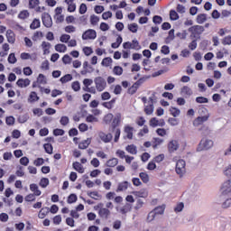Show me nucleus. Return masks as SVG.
I'll return each mask as SVG.
<instances>
[{
    "label": "nucleus",
    "instance_id": "09e8293b",
    "mask_svg": "<svg viewBox=\"0 0 231 231\" xmlns=\"http://www.w3.org/2000/svg\"><path fill=\"white\" fill-rule=\"evenodd\" d=\"M156 216V214L158 215H162L163 214V212H165V206H159L157 208H154V210H152Z\"/></svg>",
    "mask_w": 231,
    "mask_h": 231
},
{
    "label": "nucleus",
    "instance_id": "2eb2a0df",
    "mask_svg": "<svg viewBox=\"0 0 231 231\" xmlns=\"http://www.w3.org/2000/svg\"><path fill=\"white\" fill-rule=\"evenodd\" d=\"M109 214L111 211L109 209L103 208L98 210V216L101 217L103 219H107L109 217Z\"/></svg>",
    "mask_w": 231,
    "mask_h": 231
},
{
    "label": "nucleus",
    "instance_id": "c756f323",
    "mask_svg": "<svg viewBox=\"0 0 231 231\" xmlns=\"http://www.w3.org/2000/svg\"><path fill=\"white\" fill-rule=\"evenodd\" d=\"M125 151L129 152L130 154H137L138 150L136 148V145L134 144H129L125 147Z\"/></svg>",
    "mask_w": 231,
    "mask_h": 231
},
{
    "label": "nucleus",
    "instance_id": "49530a36",
    "mask_svg": "<svg viewBox=\"0 0 231 231\" xmlns=\"http://www.w3.org/2000/svg\"><path fill=\"white\" fill-rule=\"evenodd\" d=\"M127 212H131V204H125L123 208H120L121 214H127Z\"/></svg>",
    "mask_w": 231,
    "mask_h": 231
},
{
    "label": "nucleus",
    "instance_id": "a18cd8bd",
    "mask_svg": "<svg viewBox=\"0 0 231 231\" xmlns=\"http://www.w3.org/2000/svg\"><path fill=\"white\" fill-rule=\"evenodd\" d=\"M187 35H189V33L187 32V30H184L181 32L176 33V37H178L179 39H180L182 41H185V39H187Z\"/></svg>",
    "mask_w": 231,
    "mask_h": 231
},
{
    "label": "nucleus",
    "instance_id": "9b49d317",
    "mask_svg": "<svg viewBox=\"0 0 231 231\" xmlns=\"http://www.w3.org/2000/svg\"><path fill=\"white\" fill-rule=\"evenodd\" d=\"M98 138L101 140V142H103V143H110L111 140H113V134L99 132Z\"/></svg>",
    "mask_w": 231,
    "mask_h": 231
},
{
    "label": "nucleus",
    "instance_id": "774afa93",
    "mask_svg": "<svg viewBox=\"0 0 231 231\" xmlns=\"http://www.w3.org/2000/svg\"><path fill=\"white\" fill-rule=\"evenodd\" d=\"M223 172L225 176L231 178V169L228 166L224 169Z\"/></svg>",
    "mask_w": 231,
    "mask_h": 231
},
{
    "label": "nucleus",
    "instance_id": "864d4df0",
    "mask_svg": "<svg viewBox=\"0 0 231 231\" xmlns=\"http://www.w3.org/2000/svg\"><path fill=\"white\" fill-rule=\"evenodd\" d=\"M168 124H170V125H171L172 127H175V125H178L180 124V120L174 117H170L168 119Z\"/></svg>",
    "mask_w": 231,
    "mask_h": 231
},
{
    "label": "nucleus",
    "instance_id": "37998d69",
    "mask_svg": "<svg viewBox=\"0 0 231 231\" xmlns=\"http://www.w3.org/2000/svg\"><path fill=\"white\" fill-rule=\"evenodd\" d=\"M170 19L171 21H178V19H180V14H178V12H176L174 10H171L170 11Z\"/></svg>",
    "mask_w": 231,
    "mask_h": 231
},
{
    "label": "nucleus",
    "instance_id": "338daca9",
    "mask_svg": "<svg viewBox=\"0 0 231 231\" xmlns=\"http://www.w3.org/2000/svg\"><path fill=\"white\" fill-rule=\"evenodd\" d=\"M177 12L178 14H185L187 12V8L184 5L178 4L177 5Z\"/></svg>",
    "mask_w": 231,
    "mask_h": 231
},
{
    "label": "nucleus",
    "instance_id": "dca6fc26",
    "mask_svg": "<svg viewBox=\"0 0 231 231\" xmlns=\"http://www.w3.org/2000/svg\"><path fill=\"white\" fill-rule=\"evenodd\" d=\"M121 122H122V114L117 113L115 116V117H113L112 126L114 127V129H116V126L119 125Z\"/></svg>",
    "mask_w": 231,
    "mask_h": 231
},
{
    "label": "nucleus",
    "instance_id": "680f3d73",
    "mask_svg": "<svg viewBox=\"0 0 231 231\" xmlns=\"http://www.w3.org/2000/svg\"><path fill=\"white\" fill-rule=\"evenodd\" d=\"M29 16H30V13H28L27 10L22 11L18 14L19 19H27V17H29Z\"/></svg>",
    "mask_w": 231,
    "mask_h": 231
},
{
    "label": "nucleus",
    "instance_id": "4d7b16f0",
    "mask_svg": "<svg viewBox=\"0 0 231 231\" xmlns=\"http://www.w3.org/2000/svg\"><path fill=\"white\" fill-rule=\"evenodd\" d=\"M69 39H71V36L69 34H62L60 37V42L68 43L69 42Z\"/></svg>",
    "mask_w": 231,
    "mask_h": 231
},
{
    "label": "nucleus",
    "instance_id": "58836bf2",
    "mask_svg": "<svg viewBox=\"0 0 231 231\" xmlns=\"http://www.w3.org/2000/svg\"><path fill=\"white\" fill-rule=\"evenodd\" d=\"M122 42H123L122 36L119 35V36L116 38V42H113V43L111 44V47H112L114 50H116L117 48H120V44H122Z\"/></svg>",
    "mask_w": 231,
    "mask_h": 231
},
{
    "label": "nucleus",
    "instance_id": "f704fd0d",
    "mask_svg": "<svg viewBox=\"0 0 231 231\" xmlns=\"http://www.w3.org/2000/svg\"><path fill=\"white\" fill-rule=\"evenodd\" d=\"M113 73L116 77H120L124 73V69L120 66H115L113 69Z\"/></svg>",
    "mask_w": 231,
    "mask_h": 231
},
{
    "label": "nucleus",
    "instance_id": "a878e982",
    "mask_svg": "<svg viewBox=\"0 0 231 231\" xmlns=\"http://www.w3.org/2000/svg\"><path fill=\"white\" fill-rule=\"evenodd\" d=\"M39 96H37V92L35 91H32L31 92V94L29 95V97H28V102L30 104H33V102H39Z\"/></svg>",
    "mask_w": 231,
    "mask_h": 231
},
{
    "label": "nucleus",
    "instance_id": "a211bd4d",
    "mask_svg": "<svg viewBox=\"0 0 231 231\" xmlns=\"http://www.w3.org/2000/svg\"><path fill=\"white\" fill-rule=\"evenodd\" d=\"M127 189H129V182L125 180L118 184L116 192H124Z\"/></svg>",
    "mask_w": 231,
    "mask_h": 231
},
{
    "label": "nucleus",
    "instance_id": "423d86ee",
    "mask_svg": "<svg viewBox=\"0 0 231 231\" xmlns=\"http://www.w3.org/2000/svg\"><path fill=\"white\" fill-rule=\"evenodd\" d=\"M154 102H156V97L152 95L148 99V105H144L145 115H152L154 113Z\"/></svg>",
    "mask_w": 231,
    "mask_h": 231
},
{
    "label": "nucleus",
    "instance_id": "ddd939ff",
    "mask_svg": "<svg viewBox=\"0 0 231 231\" xmlns=\"http://www.w3.org/2000/svg\"><path fill=\"white\" fill-rule=\"evenodd\" d=\"M180 149V143L176 140H172L168 143L169 152H176V150Z\"/></svg>",
    "mask_w": 231,
    "mask_h": 231
},
{
    "label": "nucleus",
    "instance_id": "bb28decb",
    "mask_svg": "<svg viewBox=\"0 0 231 231\" xmlns=\"http://www.w3.org/2000/svg\"><path fill=\"white\" fill-rule=\"evenodd\" d=\"M174 39H176V36L174 35V29H171L168 32V37H166L165 40L166 44L172 42Z\"/></svg>",
    "mask_w": 231,
    "mask_h": 231
},
{
    "label": "nucleus",
    "instance_id": "13d9d810",
    "mask_svg": "<svg viewBox=\"0 0 231 231\" xmlns=\"http://www.w3.org/2000/svg\"><path fill=\"white\" fill-rule=\"evenodd\" d=\"M7 60L9 64H15V62H17V58H15V53L9 54Z\"/></svg>",
    "mask_w": 231,
    "mask_h": 231
},
{
    "label": "nucleus",
    "instance_id": "412c9836",
    "mask_svg": "<svg viewBox=\"0 0 231 231\" xmlns=\"http://www.w3.org/2000/svg\"><path fill=\"white\" fill-rule=\"evenodd\" d=\"M134 194L137 198H147L149 196V191H147L146 189H142L139 191H134Z\"/></svg>",
    "mask_w": 231,
    "mask_h": 231
},
{
    "label": "nucleus",
    "instance_id": "79ce46f5",
    "mask_svg": "<svg viewBox=\"0 0 231 231\" xmlns=\"http://www.w3.org/2000/svg\"><path fill=\"white\" fill-rule=\"evenodd\" d=\"M170 113H171V116H174V118H176L177 116H180L181 111L177 107H171L170 108Z\"/></svg>",
    "mask_w": 231,
    "mask_h": 231
},
{
    "label": "nucleus",
    "instance_id": "aec40b11",
    "mask_svg": "<svg viewBox=\"0 0 231 231\" xmlns=\"http://www.w3.org/2000/svg\"><path fill=\"white\" fill-rule=\"evenodd\" d=\"M48 214H50V208H48V207L42 208L39 211L38 217L40 219H44L46 217V216H48Z\"/></svg>",
    "mask_w": 231,
    "mask_h": 231
},
{
    "label": "nucleus",
    "instance_id": "0eeeda50",
    "mask_svg": "<svg viewBox=\"0 0 231 231\" xmlns=\"http://www.w3.org/2000/svg\"><path fill=\"white\" fill-rule=\"evenodd\" d=\"M189 32H191V37L198 39L205 32V27L202 25H194L189 28Z\"/></svg>",
    "mask_w": 231,
    "mask_h": 231
},
{
    "label": "nucleus",
    "instance_id": "39448f33",
    "mask_svg": "<svg viewBox=\"0 0 231 231\" xmlns=\"http://www.w3.org/2000/svg\"><path fill=\"white\" fill-rule=\"evenodd\" d=\"M94 83L98 93H102V91L107 88V81L101 76L96 77L94 79Z\"/></svg>",
    "mask_w": 231,
    "mask_h": 231
},
{
    "label": "nucleus",
    "instance_id": "72a5a7b5",
    "mask_svg": "<svg viewBox=\"0 0 231 231\" xmlns=\"http://www.w3.org/2000/svg\"><path fill=\"white\" fill-rule=\"evenodd\" d=\"M73 80V76L71 74H66L65 76L61 77L60 81L61 84H66L67 82H71Z\"/></svg>",
    "mask_w": 231,
    "mask_h": 231
},
{
    "label": "nucleus",
    "instance_id": "a19ab883",
    "mask_svg": "<svg viewBox=\"0 0 231 231\" xmlns=\"http://www.w3.org/2000/svg\"><path fill=\"white\" fill-rule=\"evenodd\" d=\"M100 22V17L92 14L90 16V23L92 24V26H97V24H98V23Z\"/></svg>",
    "mask_w": 231,
    "mask_h": 231
},
{
    "label": "nucleus",
    "instance_id": "f8f14e48",
    "mask_svg": "<svg viewBox=\"0 0 231 231\" xmlns=\"http://www.w3.org/2000/svg\"><path fill=\"white\" fill-rule=\"evenodd\" d=\"M145 82V78L139 79L131 88H130V93L132 95H134L136 91H138V88L142 86Z\"/></svg>",
    "mask_w": 231,
    "mask_h": 231
},
{
    "label": "nucleus",
    "instance_id": "f03ea898",
    "mask_svg": "<svg viewBox=\"0 0 231 231\" xmlns=\"http://www.w3.org/2000/svg\"><path fill=\"white\" fill-rule=\"evenodd\" d=\"M226 196H231V180H227L223 182L220 188L219 200L226 199Z\"/></svg>",
    "mask_w": 231,
    "mask_h": 231
},
{
    "label": "nucleus",
    "instance_id": "4c0bfd02",
    "mask_svg": "<svg viewBox=\"0 0 231 231\" xmlns=\"http://www.w3.org/2000/svg\"><path fill=\"white\" fill-rule=\"evenodd\" d=\"M101 64L102 66H105V68H109V66L113 64V59H111L110 57L104 58Z\"/></svg>",
    "mask_w": 231,
    "mask_h": 231
},
{
    "label": "nucleus",
    "instance_id": "6ab92c4d",
    "mask_svg": "<svg viewBox=\"0 0 231 231\" xmlns=\"http://www.w3.org/2000/svg\"><path fill=\"white\" fill-rule=\"evenodd\" d=\"M30 190H31V192H33L32 194L34 196H41V194H42L41 189H39V186L35 183H32L30 185Z\"/></svg>",
    "mask_w": 231,
    "mask_h": 231
},
{
    "label": "nucleus",
    "instance_id": "1a4fd4ad",
    "mask_svg": "<svg viewBox=\"0 0 231 231\" xmlns=\"http://www.w3.org/2000/svg\"><path fill=\"white\" fill-rule=\"evenodd\" d=\"M42 21L43 26H45L46 28H51V26H53V21L51 20V16L48 13H43L42 14Z\"/></svg>",
    "mask_w": 231,
    "mask_h": 231
},
{
    "label": "nucleus",
    "instance_id": "2f4dec72",
    "mask_svg": "<svg viewBox=\"0 0 231 231\" xmlns=\"http://www.w3.org/2000/svg\"><path fill=\"white\" fill-rule=\"evenodd\" d=\"M73 169L77 171V172H79V174H84V166H82L80 162H74Z\"/></svg>",
    "mask_w": 231,
    "mask_h": 231
},
{
    "label": "nucleus",
    "instance_id": "473e14b6",
    "mask_svg": "<svg viewBox=\"0 0 231 231\" xmlns=\"http://www.w3.org/2000/svg\"><path fill=\"white\" fill-rule=\"evenodd\" d=\"M196 21L198 24H203V23H206L207 21V14H198Z\"/></svg>",
    "mask_w": 231,
    "mask_h": 231
},
{
    "label": "nucleus",
    "instance_id": "b1692460",
    "mask_svg": "<svg viewBox=\"0 0 231 231\" xmlns=\"http://www.w3.org/2000/svg\"><path fill=\"white\" fill-rule=\"evenodd\" d=\"M54 48L59 53H66L68 51V47L64 43H58Z\"/></svg>",
    "mask_w": 231,
    "mask_h": 231
},
{
    "label": "nucleus",
    "instance_id": "cd10ccee",
    "mask_svg": "<svg viewBox=\"0 0 231 231\" xmlns=\"http://www.w3.org/2000/svg\"><path fill=\"white\" fill-rule=\"evenodd\" d=\"M152 143L153 149H158L159 145H162V143H163V139L160 137H154L152 141Z\"/></svg>",
    "mask_w": 231,
    "mask_h": 231
},
{
    "label": "nucleus",
    "instance_id": "e433bc0d",
    "mask_svg": "<svg viewBox=\"0 0 231 231\" xmlns=\"http://www.w3.org/2000/svg\"><path fill=\"white\" fill-rule=\"evenodd\" d=\"M31 30H37V28H41V20L34 19L30 25Z\"/></svg>",
    "mask_w": 231,
    "mask_h": 231
},
{
    "label": "nucleus",
    "instance_id": "20e7f679",
    "mask_svg": "<svg viewBox=\"0 0 231 231\" xmlns=\"http://www.w3.org/2000/svg\"><path fill=\"white\" fill-rule=\"evenodd\" d=\"M187 162L185 160L180 159L176 162L175 171L178 176L180 178H183L185 176V173L187 172Z\"/></svg>",
    "mask_w": 231,
    "mask_h": 231
},
{
    "label": "nucleus",
    "instance_id": "5701e85b",
    "mask_svg": "<svg viewBox=\"0 0 231 231\" xmlns=\"http://www.w3.org/2000/svg\"><path fill=\"white\" fill-rule=\"evenodd\" d=\"M115 104H116V98H113L108 102H103L102 106L103 107H106V109H113L115 107Z\"/></svg>",
    "mask_w": 231,
    "mask_h": 231
},
{
    "label": "nucleus",
    "instance_id": "69168bd1",
    "mask_svg": "<svg viewBox=\"0 0 231 231\" xmlns=\"http://www.w3.org/2000/svg\"><path fill=\"white\" fill-rule=\"evenodd\" d=\"M71 88L73 91H80V82L79 81H74L71 85Z\"/></svg>",
    "mask_w": 231,
    "mask_h": 231
},
{
    "label": "nucleus",
    "instance_id": "4be33fe9",
    "mask_svg": "<svg viewBox=\"0 0 231 231\" xmlns=\"http://www.w3.org/2000/svg\"><path fill=\"white\" fill-rule=\"evenodd\" d=\"M90 144H91V138H88L79 143V149H82V150L88 149Z\"/></svg>",
    "mask_w": 231,
    "mask_h": 231
},
{
    "label": "nucleus",
    "instance_id": "e2e57ef3",
    "mask_svg": "<svg viewBox=\"0 0 231 231\" xmlns=\"http://www.w3.org/2000/svg\"><path fill=\"white\" fill-rule=\"evenodd\" d=\"M39 0H29V8H37L39 6Z\"/></svg>",
    "mask_w": 231,
    "mask_h": 231
},
{
    "label": "nucleus",
    "instance_id": "5fc2aeb1",
    "mask_svg": "<svg viewBox=\"0 0 231 231\" xmlns=\"http://www.w3.org/2000/svg\"><path fill=\"white\" fill-rule=\"evenodd\" d=\"M197 104H208V98L205 97H196Z\"/></svg>",
    "mask_w": 231,
    "mask_h": 231
},
{
    "label": "nucleus",
    "instance_id": "9d476101",
    "mask_svg": "<svg viewBox=\"0 0 231 231\" xmlns=\"http://www.w3.org/2000/svg\"><path fill=\"white\" fill-rule=\"evenodd\" d=\"M151 127H165V120L152 117L150 119Z\"/></svg>",
    "mask_w": 231,
    "mask_h": 231
},
{
    "label": "nucleus",
    "instance_id": "7c9ffc66",
    "mask_svg": "<svg viewBox=\"0 0 231 231\" xmlns=\"http://www.w3.org/2000/svg\"><path fill=\"white\" fill-rule=\"evenodd\" d=\"M133 131H134L133 127H131L129 125L125 126V133L126 138H128V140H133Z\"/></svg>",
    "mask_w": 231,
    "mask_h": 231
},
{
    "label": "nucleus",
    "instance_id": "c03bdc74",
    "mask_svg": "<svg viewBox=\"0 0 231 231\" xmlns=\"http://www.w3.org/2000/svg\"><path fill=\"white\" fill-rule=\"evenodd\" d=\"M48 185H50V180L48 178H42L40 180V187H42V189H46Z\"/></svg>",
    "mask_w": 231,
    "mask_h": 231
},
{
    "label": "nucleus",
    "instance_id": "6e6d98bb",
    "mask_svg": "<svg viewBox=\"0 0 231 231\" xmlns=\"http://www.w3.org/2000/svg\"><path fill=\"white\" fill-rule=\"evenodd\" d=\"M76 202H77V195L70 194L67 199V203H69V205H71L72 203H76Z\"/></svg>",
    "mask_w": 231,
    "mask_h": 231
},
{
    "label": "nucleus",
    "instance_id": "c9c22d12",
    "mask_svg": "<svg viewBox=\"0 0 231 231\" xmlns=\"http://www.w3.org/2000/svg\"><path fill=\"white\" fill-rule=\"evenodd\" d=\"M46 76L44 74H39L37 78V84H42V86L47 84Z\"/></svg>",
    "mask_w": 231,
    "mask_h": 231
},
{
    "label": "nucleus",
    "instance_id": "de8ad7c7",
    "mask_svg": "<svg viewBox=\"0 0 231 231\" xmlns=\"http://www.w3.org/2000/svg\"><path fill=\"white\" fill-rule=\"evenodd\" d=\"M128 30L132 32V33H136V32H138V24L134 23L128 24Z\"/></svg>",
    "mask_w": 231,
    "mask_h": 231
},
{
    "label": "nucleus",
    "instance_id": "393cba45",
    "mask_svg": "<svg viewBox=\"0 0 231 231\" xmlns=\"http://www.w3.org/2000/svg\"><path fill=\"white\" fill-rule=\"evenodd\" d=\"M50 48H51V43L48 42H42V50H43V55H48L50 53Z\"/></svg>",
    "mask_w": 231,
    "mask_h": 231
},
{
    "label": "nucleus",
    "instance_id": "ea45409f",
    "mask_svg": "<svg viewBox=\"0 0 231 231\" xmlns=\"http://www.w3.org/2000/svg\"><path fill=\"white\" fill-rule=\"evenodd\" d=\"M106 167H116V165H118V160L116 158H112L106 162Z\"/></svg>",
    "mask_w": 231,
    "mask_h": 231
},
{
    "label": "nucleus",
    "instance_id": "0e129e2a",
    "mask_svg": "<svg viewBox=\"0 0 231 231\" xmlns=\"http://www.w3.org/2000/svg\"><path fill=\"white\" fill-rule=\"evenodd\" d=\"M113 118H114L113 114H107L104 117V122L106 124H111V122H113Z\"/></svg>",
    "mask_w": 231,
    "mask_h": 231
},
{
    "label": "nucleus",
    "instance_id": "6e6552de",
    "mask_svg": "<svg viewBox=\"0 0 231 231\" xmlns=\"http://www.w3.org/2000/svg\"><path fill=\"white\" fill-rule=\"evenodd\" d=\"M95 39H97V31L93 29H88L82 34L83 41H95Z\"/></svg>",
    "mask_w": 231,
    "mask_h": 231
},
{
    "label": "nucleus",
    "instance_id": "7ed1b4c3",
    "mask_svg": "<svg viewBox=\"0 0 231 231\" xmlns=\"http://www.w3.org/2000/svg\"><path fill=\"white\" fill-rule=\"evenodd\" d=\"M214 147V141L212 139L203 138L201 139L197 151L201 152V151H208V149H212Z\"/></svg>",
    "mask_w": 231,
    "mask_h": 231
},
{
    "label": "nucleus",
    "instance_id": "f257e3e1",
    "mask_svg": "<svg viewBox=\"0 0 231 231\" xmlns=\"http://www.w3.org/2000/svg\"><path fill=\"white\" fill-rule=\"evenodd\" d=\"M199 113L200 115L204 116H200L193 121L194 127H199V125L205 124V122H207L208 118H210V114L208 113V109L207 108H200Z\"/></svg>",
    "mask_w": 231,
    "mask_h": 231
},
{
    "label": "nucleus",
    "instance_id": "f3484780",
    "mask_svg": "<svg viewBox=\"0 0 231 231\" xmlns=\"http://www.w3.org/2000/svg\"><path fill=\"white\" fill-rule=\"evenodd\" d=\"M30 84H31V81L28 79H19L16 82V85L18 86V88H28Z\"/></svg>",
    "mask_w": 231,
    "mask_h": 231
},
{
    "label": "nucleus",
    "instance_id": "4468645a",
    "mask_svg": "<svg viewBox=\"0 0 231 231\" xmlns=\"http://www.w3.org/2000/svg\"><path fill=\"white\" fill-rule=\"evenodd\" d=\"M6 39L10 44H14L15 42V33H14V31L12 30L6 31Z\"/></svg>",
    "mask_w": 231,
    "mask_h": 231
},
{
    "label": "nucleus",
    "instance_id": "3c124183",
    "mask_svg": "<svg viewBox=\"0 0 231 231\" xmlns=\"http://www.w3.org/2000/svg\"><path fill=\"white\" fill-rule=\"evenodd\" d=\"M139 176L143 183H149V174L146 172H141Z\"/></svg>",
    "mask_w": 231,
    "mask_h": 231
},
{
    "label": "nucleus",
    "instance_id": "052dcab7",
    "mask_svg": "<svg viewBox=\"0 0 231 231\" xmlns=\"http://www.w3.org/2000/svg\"><path fill=\"white\" fill-rule=\"evenodd\" d=\"M93 84V79H85L83 80V85H84V88L83 89H87L88 88H89V86H91Z\"/></svg>",
    "mask_w": 231,
    "mask_h": 231
},
{
    "label": "nucleus",
    "instance_id": "603ef678",
    "mask_svg": "<svg viewBox=\"0 0 231 231\" xmlns=\"http://www.w3.org/2000/svg\"><path fill=\"white\" fill-rule=\"evenodd\" d=\"M163 160H165V154H163V153H161V154L155 156L153 159L155 163H162V162H163Z\"/></svg>",
    "mask_w": 231,
    "mask_h": 231
},
{
    "label": "nucleus",
    "instance_id": "bf43d9fd",
    "mask_svg": "<svg viewBox=\"0 0 231 231\" xmlns=\"http://www.w3.org/2000/svg\"><path fill=\"white\" fill-rule=\"evenodd\" d=\"M222 44L224 46H230L231 45V36L227 35V36L224 37V39L222 40Z\"/></svg>",
    "mask_w": 231,
    "mask_h": 231
},
{
    "label": "nucleus",
    "instance_id": "8fccbe9b",
    "mask_svg": "<svg viewBox=\"0 0 231 231\" xmlns=\"http://www.w3.org/2000/svg\"><path fill=\"white\" fill-rule=\"evenodd\" d=\"M88 196H90V198H92V199H102V196L97 192V191H92L88 194Z\"/></svg>",
    "mask_w": 231,
    "mask_h": 231
},
{
    "label": "nucleus",
    "instance_id": "c85d7f7f",
    "mask_svg": "<svg viewBox=\"0 0 231 231\" xmlns=\"http://www.w3.org/2000/svg\"><path fill=\"white\" fill-rule=\"evenodd\" d=\"M180 93L184 97H190V95H192V89L187 86H184L181 88Z\"/></svg>",
    "mask_w": 231,
    "mask_h": 231
}]
</instances>
